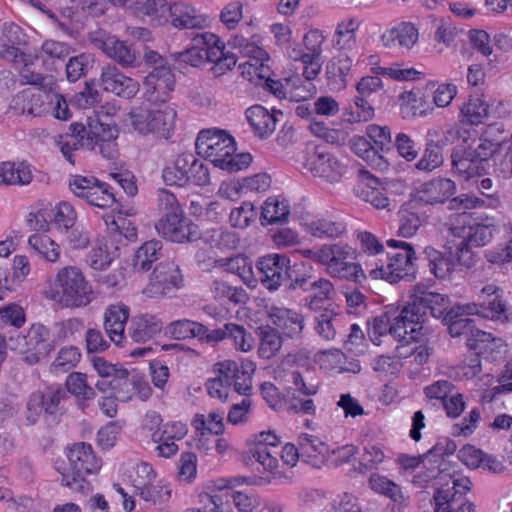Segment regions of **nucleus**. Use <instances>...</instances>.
Instances as JSON below:
<instances>
[{"instance_id":"nucleus-55","label":"nucleus","mask_w":512,"mask_h":512,"mask_svg":"<svg viewBox=\"0 0 512 512\" xmlns=\"http://www.w3.org/2000/svg\"><path fill=\"white\" fill-rule=\"evenodd\" d=\"M490 106L483 95H471L468 102L464 103L461 114L465 121L471 125L482 123L489 116Z\"/></svg>"},{"instance_id":"nucleus-7","label":"nucleus","mask_w":512,"mask_h":512,"mask_svg":"<svg viewBox=\"0 0 512 512\" xmlns=\"http://www.w3.org/2000/svg\"><path fill=\"white\" fill-rule=\"evenodd\" d=\"M449 303V298L446 295L424 290L419 291L412 296V301L404 306V318L407 319L408 315L410 320H413L411 322L412 326L419 337L428 313L434 318L443 319L449 308ZM401 319H403V316H401Z\"/></svg>"},{"instance_id":"nucleus-17","label":"nucleus","mask_w":512,"mask_h":512,"mask_svg":"<svg viewBox=\"0 0 512 512\" xmlns=\"http://www.w3.org/2000/svg\"><path fill=\"white\" fill-rule=\"evenodd\" d=\"M155 229L164 239L174 243L192 242L201 237L198 226L185 217L184 212L171 217L159 218Z\"/></svg>"},{"instance_id":"nucleus-64","label":"nucleus","mask_w":512,"mask_h":512,"mask_svg":"<svg viewBox=\"0 0 512 512\" xmlns=\"http://www.w3.org/2000/svg\"><path fill=\"white\" fill-rule=\"evenodd\" d=\"M369 484L376 493L382 494L394 502H399L403 498L400 487L385 476L373 474L370 476Z\"/></svg>"},{"instance_id":"nucleus-53","label":"nucleus","mask_w":512,"mask_h":512,"mask_svg":"<svg viewBox=\"0 0 512 512\" xmlns=\"http://www.w3.org/2000/svg\"><path fill=\"white\" fill-rule=\"evenodd\" d=\"M312 288L306 298V306L310 310H317L322 308L324 303L331 300L335 294L333 284L326 278H315L312 282Z\"/></svg>"},{"instance_id":"nucleus-9","label":"nucleus","mask_w":512,"mask_h":512,"mask_svg":"<svg viewBox=\"0 0 512 512\" xmlns=\"http://www.w3.org/2000/svg\"><path fill=\"white\" fill-rule=\"evenodd\" d=\"M323 266L332 276L360 283L365 274L359 264L353 262L355 250L339 243L324 244Z\"/></svg>"},{"instance_id":"nucleus-20","label":"nucleus","mask_w":512,"mask_h":512,"mask_svg":"<svg viewBox=\"0 0 512 512\" xmlns=\"http://www.w3.org/2000/svg\"><path fill=\"white\" fill-rule=\"evenodd\" d=\"M144 94L150 102H166L175 87V77L166 65L157 66L144 80Z\"/></svg>"},{"instance_id":"nucleus-60","label":"nucleus","mask_w":512,"mask_h":512,"mask_svg":"<svg viewBox=\"0 0 512 512\" xmlns=\"http://www.w3.org/2000/svg\"><path fill=\"white\" fill-rule=\"evenodd\" d=\"M314 279L311 274L301 271L298 264L291 265L290 262L283 285L287 291L301 290L307 293L311 290Z\"/></svg>"},{"instance_id":"nucleus-21","label":"nucleus","mask_w":512,"mask_h":512,"mask_svg":"<svg viewBox=\"0 0 512 512\" xmlns=\"http://www.w3.org/2000/svg\"><path fill=\"white\" fill-rule=\"evenodd\" d=\"M197 154L210 161L215 167L224 169V130L202 129L196 138Z\"/></svg>"},{"instance_id":"nucleus-51","label":"nucleus","mask_w":512,"mask_h":512,"mask_svg":"<svg viewBox=\"0 0 512 512\" xmlns=\"http://www.w3.org/2000/svg\"><path fill=\"white\" fill-rule=\"evenodd\" d=\"M226 172L236 173L247 169L253 160L249 152H238L234 137L226 131Z\"/></svg>"},{"instance_id":"nucleus-49","label":"nucleus","mask_w":512,"mask_h":512,"mask_svg":"<svg viewBox=\"0 0 512 512\" xmlns=\"http://www.w3.org/2000/svg\"><path fill=\"white\" fill-rule=\"evenodd\" d=\"M271 185V177L266 173H259L252 177L242 179V182L237 181L230 183L226 187V198L236 200L240 191L247 189L249 191L264 192Z\"/></svg>"},{"instance_id":"nucleus-30","label":"nucleus","mask_w":512,"mask_h":512,"mask_svg":"<svg viewBox=\"0 0 512 512\" xmlns=\"http://www.w3.org/2000/svg\"><path fill=\"white\" fill-rule=\"evenodd\" d=\"M118 474L124 482L129 483L135 489L136 493L149 480L155 478L157 471L148 462L129 459L120 464Z\"/></svg>"},{"instance_id":"nucleus-50","label":"nucleus","mask_w":512,"mask_h":512,"mask_svg":"<svg viewBox=\"0 0 512 512\" xmlns=\"http://www.w3.org/2000/svg\"><path fill=\"white\" fill-rule=\"evenodd\" d=\"M162 248V242L159 240L146 241L136 250L133 267L138 271H148L152 264L161 257Z\"/></svg>"},{"instance_id":"nucleus-16","label":"nucleus","mask_w":512,"mask_h":512,"mask_svg":"<svg viewBox=\"0 0 512 512\" xmlns=\"http://www.w3.org/2000/svg\"><path fill=\"white\" fill-rule=\"evenodd\" d=\"M182 282L178 265L173 261H165L155 268L143 293L150 298L165 296L181 288Z\"/></svg>"},{"instance_id":"nucleus-31","label":"nucleus","mask_w":512,"mask_h":512,"mask_svg":"<svg viewBox=\"0 0 512 512\" xmlns=\"http://www.w3.org/2000/svg\"><path fill=\"white\" fill-rule=\"evenodd\" d=\"M129 307L123 303L110 305L105 312L104 327L110 340L117 346L125 339V326L129 319Z\"/></svg>"},{"instance_id":"nucleus-13","label":"nucleus","mask_w":512,"mask_h":512,"mask_svg":"<svg viewBox=\"0 0 512 512\" xmlns=\"http://www.w3.org/2000/svg\"><path fill=\"white\" fill-rule=\"evenodd\" d=\"M401 316H404V306L400 310L391 309L380 316H376L371 328L373 335H375L372 341L375 342L379 336L387 333L398 341H406L407 343L417 341L418 336L411 323L413 320H410L408 315L407 319L404 317L401 319Z\"/></svg>"},{"instance_id":"nucleus-5","label":"nucleus","mask_w":512,"mask_h":512,"mask_svg":"<svg viewBox=\"0 0 512 512\" xmlns=\"http://www.w3.org/2000/svg\"><path fill=\"white\" fill-rule=\"evenodd\" d=\"M386 244L389 248L399 249V251L387 253V265L377 266L370 271V275L375 279H385L390 283H396L404 279L413 280L415 278L414 262L419 260V257L416 256L412 245L395 239L387 240Z\"/></svg>"},{"instance_id":"nucleus-38","label":"nucleus","mask_w":512,"mask_h":512,"mask_svg":"<svg viewBox=\"0 0 512 512\" xmlns=\"http://www.w3.org/2000/svg\"><path fill=\"white\" fill-rule=\"evenodd\" d=\"M176 28H200L205 25L206 19L194 7L185 3L169 5L168 20Z\"/></svg>"},{"instance_id":"nucleus-18","label":"nucleus","mask_w":512,"mask_h":512,"mask_svg":"<svg viewBox=\"0 0 512 512\" xmlns=\"http://www.w3.org/2000/svg\"><path fill=\"white\" fill-rule=\"evenodd\" d=\"M90 40L94 46L104 52L123 67H132L136 63L137 53L132 45L118 39L116 36L104 31H96L90 34Z\"/></svg>"},{"instance_id":"nucleus-61","label":"nucleus","mask_w":512,"mask_h":512,"mask_svg":"<svg viewBox=\"0 0 512 512\" xmlns=\"http://www.w3.org/2000/svg\"><path fill=\"white\" fill-rule=\"evenodd\" d=\"M193 426L202 437L208 435L219 436L224 431L223 417L217 412H211L208 416L196 415Z\"/></svg>"},{"instance_id":"nucleus-10","label":"nucleus","mask_w":512,"mask_h":512,"mask_svg":"<svg viewBox=\"0 0 512 512\" xmlns=\"http://www.w3.org/2000/svg\"><path fill=\"white\" fill-rule=\"evenodd\" d=\"M95 387L101 393H114L120 402L147 401L152 395V388L143 376H129L126 370L111 380H98Z\"/></svg>"},{"instance_id":"nucleus-1","label":"nucleus","mask_w":512,"mask_h":512,"mask_svg":"<svg viewBox=\"0 0 512 512\" xmlns=\"http://www.w3.org/2000/svg\"><path fill=\"white\" fill-rule=\"evenodd\" d=\"M46 298L66 308H80L94 299V291L83 270L75 265H66L50 277L44 288Z\"/></svg>"},{"instance_id":"nucleus-47","label":"nucleus","mask_w":512,"mask_h":512,"mask_svg":"<svg viewBox=\"0 0 512 512\" xmlns=\"http://www.w3.org/2000/svg\"><path fill=\"white\" fill-rule=\"evenodd\" d=\"M484 257L487 262L496 265L512 261V226L510 224L503 226L500 242L496 247L485 251Z\"/></svg>"},{"instance_id":"nucleus-19","label":"nucleus","mask_w":512,"mask_h":512,"mask_svg":"<svg viewBox=\"0 0 512 512\" xmlns=\"http://www.w3.org/2000/svg\"><path fill=\"white\" fill-rule=\"evenodd\" d=\"M305 167L314 177H319L328 183L340 181L344 173V166L340 161L320 147H316L308 155Z\"/></svg>"},{"instance_id":"nucleus-56","label":"nucleus","mask_w":512,"mask_h":512,"mask_svg":"<svg viewBox=\"0 0 512 512\" xmlns=\"http://www.w3.org/2000/svg\"><path fill=\"white\" fill-rule=\"evenodd\" d=\"M290 208L288 202L277 197H268L262 206L261 218L266 224L285 223L288 221Z\"/></svg>"},{"instance_id":"nucleus-57","label":"nucleus","mask_w":512,"mask_h":512,"mask_svg":"<svg viewBox=\"0 0 512 512\" xmlns=\"http://www.w3.org/2000/svg\"><path fill=\"white\" fill-rule=\"evenodd\" d=\"M315 330L324 340H333L337 335V330L342 322V317L331 308H324L322 312L315 317Z\"/></svg>"},{"instance_id":"nucleus-58","label":"nucleus","mask_w":512,"mask_h":512,"mask_svg":"<svg viewBox=\"0 0 512 512\" xmlns=\"http://www.w3.org/2000/svg\"><path fill=\"white\" fill-rule=\"evenodd\" d=\"M279 377L286 385L288 394L293 391V393L299 392L301 395L310 396L318 392L319 385L307 383L303 375L296 369L284 370L283 374L279 372Z\"/></svg>"},{"instance_id":"nucleus-4","label":"nucleus","mask_w":512,"mask_h":512,"mask_svg":"<svg viewBox=\"0 0 512 512\" xmlns=\"http://www.w3.org/2000/svg\"><path fill=\"white\" fill-rule=\"evenodd\" d=\"M176 118L175 107L165 105L152 110L133 108L127 114L125 122L129 123L133 132L141 136L153 135L157 138L168 139L175 129Z\"/></svg>"},{"instance_id":"nucleus-34","label":"nucleus","mask_w":512,"mask_h":512,"mask_svg":"<svg viewBox=\"0 0 512 512\" xmlns=\"http://www.w3.org/2000/svg\"><path fill=\"white\" fill-rule=\"evenodd\" d=\"M119 256V248L114 241L99 239L86 256L87 265L97 271L108 269Z\"/></svg>"},{"instance_id":"nucleus-6","label":"nucleus","mask_w":512,"mask_h":512,"mask_svg":"<svg viewBox=\"0 0 512 512\" xmlns=\"http://www.w3.org/2000/svg\"><path fill=\"white\" fill-rule=\"evenodd\" d=\"M193 45L189 49L181 52L178 56L180 63L198 67L205 60L214 63L211 67V73L215 77L224 74V44L220 37L210 32L198 33L193 37Z\"/></svg>"},{"instance_id":"nucleus-11","label":"nucleus","mask_w":512,"mask_h":512,"mask_svg":"<svg viewBox=\"0 0 512 512\" xmlns=\"http://www.w3.org/2000/svg\"><path fill=\"white\" fill-rule=\"evenodd\" d=\"M118 136L119 128L116 124L107 122L99 116L89 117L82 136V144L90 150L98 149L104 157L110 159L117 154Z\"/></svg>"},{"instance_id":"nucleus-14","label":"nucleus","mask_w":512,"mask_h":512,"mask_svg":"<svg viewBox=\"0 0 512 512\" xmlns=\"http://www.w3.org/2000/svg\"><path fill=\"white\" fill-rule=\"evenodd\" d=\"M290 262V258L282 253H270L259 257L255 267L262 286L270 292H275L283 286Z\"/></svg>"},{"instance_id":"nucleus-23","label":"nucleus","mask_w":512,"mask_h":512,"mask_svg":"<svg viewBox=\"0 0 512 512\" xmlns=\"http://www.w3.org/2000/svg\"><path fill=\"white\" fill-rule=\"evenodd\" d=\"M202 239L204 247L197 253V262L203 270L209 271L212 268L223 267L221 258L224 253V230L222 227L207 229Z\"/></svg>"},{"instance_id":"nucleus-37","label":"nucleus","mask_w":512,"mask_h":512,"mask_svg":"<svg viewBox=\"0 0 512 512\" xmlns=\"http://www.w3.org/2000/svg\"><path fill=\"white\" fill-rule=\"evenodd\" d=\"M453 170L466 180L480 176L485 172V166L480 165L468 147H456L451 153Z\"/></svg>"},{"instance_id":"nucleus-39","label":"nucleus","mask_w":512,"mask_h":512,"mask_svg":"<svg viewBox=\"0 0 512 512\" xmlns=\"http://www.w3.org/2000/svg\"><path fill=\"white\" fill-rule=\"evenodd\" d=\"M140 499L150 505H162L167 503L172 496L170 483L159 477L158 473L153 480H149L145 486L135 493Z\"/></svg>"},{"instance_id":"nucleus-28","label":"nucleus","mask_w":512,"mask_h":512,"mask_svg":"<svg viewBox=\"0 0 512 512\" xmlns=\"http://www.w3.org/2000/svg\"><path fill=\"white\" fill-rule=\"evenodd\" d=\"M479 300L481 317L491 320L507 318V304L503 300V292L500 287L494 284L485 285L479 293Z\"/></svg>"},{"instance_id":"nucleus-42","label":"nucleus","mask_w":512,"mask_h":512,"mask_svg":"<svg viewBox=\"0 0 512 512\" xmlns=\"http://www.w3.org/2000/svg\"><path fill=\"white\" fill-rule=\"evenodd\" d=\"M448 327L449 334L452 337H460L462 335H471L474 339H468V345L474 350L482 349V344L489 342L491 334L481 331L475 327V321L469 320H453L452 323L446 325Z\"/></svg>"},{"instance_id":"nucleus-41","label":"nucleus","mask_w":512,"mask_h":512,"mask_svg":"<svg viewBox=\"0 0 512 512\" xmlns=\"http://www.w3.org/2000/svg\"><path fill=\"white\" fill-rule=\"evenodd\" d=\"M51 90L46 91L42 88H30L17 95L16 101L26 102L22 108V113L32 116H40L49 111V100Z\"/></svg>"},{"instance_id":"nucleus-27","label":"nucleus","mask_w":512,"mask_h":512,"mask_svg":"<svg viewBox=\"0 0 512 512\" xmlns=\"http://www.w3.org/2000/svg\"><path fill=\"white\" fill-rule=\"evenodd\" d=\"M27 247L31 255L47 263H57L62 256L61 245L44 232H34L29 235Z\"/></svg>"},{"instance_id":"nucleus-46","label":"nucleus","mask_w":512,"mask_h":512,"mask_svg":"<svg viewBox=\"0 0 512 512\" xmlns=\"http://www.w3.org/2000/svg\"><path fill=\"white\" fill-rule=\"evenodd\" d=\"M307 231L314 237L333 238L340 237L346 232L343 221L334 217H324L306 224Z\"/></svg>"},{"instance_id":"nucleus-24","label":"nucleus","mask_w":512,"mask_h":512,"mask_svg":"<svg viewBox=\"0 0 512 512\" xmlns=\"http://www.w3.org/2000/svg\"><path fill=\"white\" fill-rule=\"evenodd\" d=\"M101 85L107 92L123 99H131L140 90L137 80L125 75L115 67H108L101 74Z\"/></svg>"},{"instance_id":"nucleus-15","label":"nucleus","mask_w":512,"mask_h":512,"mask_svg":"<svg viewBox=\"0 0 512 512\" xmlns=\"http://www.w3.org/2000/svg\"><path fill=\"white\" fill-rule=\"evenodd\" d=\"M459 131L453 129L446 132L439 128H431L426 134V144L422 157L415 164L419 171L432 172L443 164L442 149L448 144L449 136L457 137Z\"/></svg>"},{"instance_id":"nucleus-54","label":"nucleus","mask_w":512,"mask_h":512,"mask_svg":"<svg viewBox=\"0 0 512 512\" xmlns=\"http://www.w3.org/2000/svg\"><path fill=\"white\" fill-rule=\"evenodd\" d=\"M258 335L260 337L259 355L265 359L276 356L282 347L279 331L269 325H263L258 327Z\"/></svg>"},{"instance_id":"nucleus-33","label":"nucleus","mask_w":512,"mask_h":512,"mask_svg":"<svg viewBox=\"0 0 512 512\" xmlns=\"http://www.w3.org/2000/svg\"><path fill=\"white\" fill-rule=\"evenodd\" d=\"M456 191V184L448 178H434L421 185L418 193L420 200L427 204H442Z\"/></svg>"},{"instance_id":"nucleus-8","label":"nucleus","mask_w":512,"mask_h":512,"mask_svg":"<svg viewBox=\"0 0 512 512\" xmlns=\"http://www.w3.org/2000/svg\"><path fill=\"white\" fill-rule=\"evenodd\" d=\"M471 485L468 477H449L435 489L434 512H474V504L466 498Z\"/></svg>"},{"instance_id":"nucleus-12","label":"nucleus","mask_w":512,"mask_h":512,"mask_svg":"<svg viewBox=\"0 0 512 512\" xmlns=\"http://www.w3.org/2000/svg\"><path fill=\"white\" fill-rule=\"evenodd\" d=\"M70 191L90 205L105 209L115 203V196L110 186L93 176L71 175L68 181Z\"/></svg>"},{"instance_id":"nucleus-36","label":"nucleus","mask_w":512,"mask_h":512,"mask_svg":"<svg viewBox=\"0 0 512 512\" xmlns=\"http://www.w3.org/2000/svg\"><path fill=\"white\" fill-rule=\"evenodd\" d=\"M127 8L138 17H148L153 24L168 22L169 4L166 0H134Z\"/></svg>"},{"instance_id":"nucleus-63","label":"nucleus","mask_w":512,"mask_h":512,"mask_svg":"<svg viewBox=\"0 0 512 512\" xmlns=\"http://www.w3.org/2000/svg\"><path fill=\"white\" fill-rule=\"evenodd\" d=\"M81 359V353L75 346H65L61 348L51 365V369L56 373L67 372L74 368Z\"/></svg>"},{"instance_id":"nucleus-43","label":"nucleus","mask_w":512,"mask_h":512,"mask_svg":"<svg viewBox=\"0 0 512 512\" xmlns=\"http://www.w3.org/2000/svg\"><path fill=\"white\" fill-rule=\"evenodd\" d=\"M66 389L73 395L81 409H85L88 401L96 396L95 389L89 384L88 376L81 372H72L66 378Z\"/></svg>"},{"instance_id":"nucleus-62","label":"nucleus","mask_w":512,"mask_h":512,"mask_svg":"<svg viewBox=\"0 0 512 512\" xmlns=\"http://www.w3.org/2000/svg\"><path fill=\"white\" fill-rule=\"evenodd\" d=\"M226 272L239 277L246 284H250L254 280L252 263L247 256L242 254L226 258Z\"/></svg>"},{"instance_id":"nucleus-44","label":"nucleus","mask_w":512,"mask_h":512,"mask_svg":"<svg viewBox=\"0 0 512 512\" xmlns=\"http://www.w3.org/2000/svg\"><path fill=\"white\" fill-rule=\"evenodd\" d=\"M162 323L153 315H139L132 319L129 328L130 337L135 342H146L160 332Z\"/></svg>"},{"instance_id":"nucleus-25","label":"nucleus","mask_w":512,"mask_h":512,"mask_svg":"<svg viewBox=\"0 0 512 512\" xmlns=\"http://www.w3.org/2000/svg\"><path fill=\"white\" fill-rule=\"evenodd\" d=\"M254 371L255 365L251 361L242 360L240 363L226 361V386L233 387L234 392L244 397H249Z\"/></svg>"},{"instance_id":"nucleus-3","label":"nucleus","mask_w":512,"mask_h":512,"mask_svg":"<svg viewBox=\"0 0 512 512\" xmlns=\"http://www.w3.org/2000/svg\"><path fill=\"white\" fill-rule=\"evenodd\" d=\"M69 467L56 462L55 468L62 476L61 483L71 489H82L84 477L96 474L101 469V460L95 455L90 444L79 442L66 449Z\"/></svg>"},{"instance_id":"nucleus-32","label":"nucleus","mask_w":512,"mask_h":512,"mask_svg":"<svg viewBox=\"0 0 512 512\" xmlns=\"http://www.w3.org/2000/svg\"><path fill=\"white\" fill-rule=\"evenodd\" d=\"M269 319L289 338H298L304 329V316L292 309L272 307Z\"/></svg>"},{"instance_id":"nucleus-48","label":"nucleus","mask_w":512,"mask_h":512,"mask_svg":"<svg viewBox=\"0 0 512 512\" xmlns=\"http://www.w3.org/2000/svg\"><path fill=\"white\" fill-rule=\"evenodd\" d=\"M50 213V225L61 233H67L75 224L77 214L74 207L68 202H59L55 206L48 207Z\"/></svg>"},{"instance_id":"nucleus-35","label":"nucleus","mask_w":512,"mask_h":512,"mask_svg":"<svg viewBox=\"0 0 512 512\" xmlns=\"http://www.w3.org/2000/svg\"><path fill=\"white\" fill-rule=\"evenodd\" d=\"M35 169L28 162H1L0 186L20 185L25 186L32 182Z\"/></svg>"},{"instance_id":"nucleus-2","label":"nucleus","mask_w":512,"mask_h":512,"mask_svg":"<svg viewBox=\"0 0 512 512\" xmlns=\"http://www.w3.org/2000/svg\"><path fill=\"white\" fill-rule=\"evenodd\" d=\"M472 215V213H461L449 224L451 234L460 239L456 245L458 264L466 268L472 267L475 263L471 248L486 246L496 231L492 223L472 222Z\"/></svg>"},{"instance_id":"nucleus-40","label":"nucleus","mask_w":512,"mask_h":512,"mask_svg":"<svg viewBox=\"0 0 512 512\" xmlns=\"http://www.w3.org/2000/svg\"><path fill=\"white\" fill-rule=\"evenodd\" d=\"M418 30L412 23L403 22L397 27L385 31L381 36L383 45L393 48L396 45L411 49L418 41Z\"/></svg>"},{"instance_id":"nucleus-52","label":"nucleus","mask_w":512,"mask_h":512,"mask_svg":"<svg viewBox=\"0 0 512 512\" xmlns=\"http://www.w3.org/2000/svg\"><path fill=\"white\" fill-rule=\"evenodd\" d=\"M72 134L60 135L56 139V144L60 149L63 156L71 164L75 163L73 152L78 150L79 147H85L82 144V136L85 133V126L81 123H72L70 125Z\"/></svg>"},{"instance_id":"nucleus-26","label":"nucleus","mask_w":512,"mask_h":512,"mask_svg":"<svg viewBox=\"0 0 512 512\" xmlns=\"http://www.w3.org/2000/svg\"><path fill=\"white\" fill-rule=\"evenodd\" d=\"M419 260L438 279L449 278L455 270L456 263H458L456 255L454 256L452 252H442L431 246L423 249Z\"/></svg>"},{"instance_id":"nucleus-29","label":"nucleus","mask_w":512,"mask_h":512,"mask_svg":"<svg viewBox=\"0 0 512 512\" xmlns=\"http://www.w3.org/2000/svg\"><path fill=\"white\" fill-rule=\"evenodd\" d=\"M246 118L255 136L266 139L271 136L278 122L276 114L282 115L281 111L273 109L269 111L262 105H253L246 110Z\"/></svg>"},{"instance_id":"nucleus-59","label":"nucleus","mask_w":512,"mask_h":512,"mask_svg":"<svg viewBox=\"0 0 512 512\" xmlns=\"http://www.w3.org/2000/svg\"><path fill=\"white\" fill-rule=\"evenodd\" d=\"M191 159V153H182L177 156L174 163L164 168L163 180L168 185L184 186L187 184V171L185 166Z\"/></svg>"},{"instance_id":"nucleus-45","label":"nucleus","mask_w":512,"mask_h":512,"mask_svg":"<svg viewBox=\"0 0 512 512\" xmlns=\"http://www.w3.org/2000/svg\"><path fill=\"white\" fill-rule=\"evenodd\" d=\"M351 67L352 60L348 55L340 53L333 57L326 66L329 84L335 89H344L347 86V76Z\"/></svg>"},{"instance_id":"nucleus-22","label":"nucleus","mask_w":512,"mask_h":512,"mask_svg":"<svg viewBox=\"0 0 512 512\" xmlns=\"http://www.w3.org/2000/svg\"><path fill=\"white\" fill-rule=\"evenodd\" d=\"M23 340L26 349H21L20 353L25 355L23 359L30 365L39 362L53 348L49 329L40 323L32 324Z\"/></svg>"}]
</instances>
